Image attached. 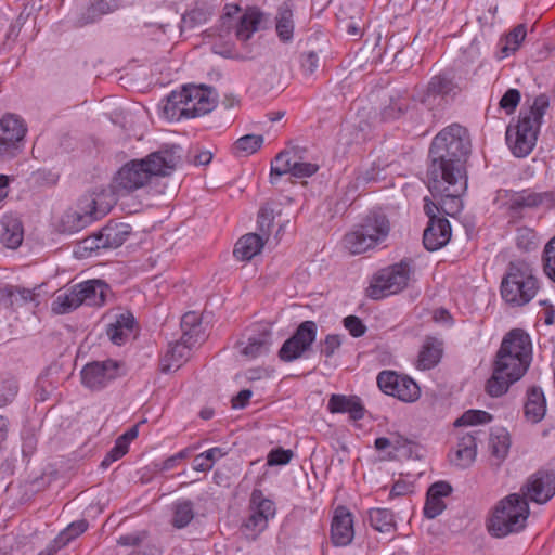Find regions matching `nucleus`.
Listing matches in <instances>:
<instances>
[{"label":"nucleus","instance_id":"obj_11","mask_svg":"<svg viewBox=\"0 0 555 555\" xmlns=\"http://www.w3.org/2000/svg\"><path fill=\"white\" fill-rule=\"evenodd\" d=\"M124 362L115 360L94 361L81 370V383L92 391L102 390L115 379L126 375Z\"/></svg>","mask_w":555,"mask_h":555},{"label":"nucleus","instance_id":"obj_50","mask_svg":"<svg viewBox=\"0 0 555 555\" xmlns=\"http://www.w3.org/2000/svg\"><path fill=\"white\" fill-rule=\"evenodd\" d=\"M543 262L545 274L555 282V236L544 247Z\"/></svg>","mask_w":555,"mask_h":555},{"label":"nucleus","instance_id":"obj_53","mask_svg":"<svg viewBox=\"0 0 555 555\" xmlns=\"http://www.w3.org/2000/svg\"><path fill=\"white\" fill-rule=\"evenodd\" d=\"M391 450L388 451V459H396L398 456L406 455L411 449L410 442L399 435H391Z\"/></svg>","mask_w":555,"mask_h":555},{"label":"nucleus","instance_id":"obj_47","mask_svg":"<svg viewBox=\"0 0 555 555\" xmlns=\"http://www.w3.org/2000/svg\"><path fill=\"white\" fill-rule=\"evenodd\" d=\"M449 91V81L442 76H435L430 79L426 94L422 98V102L430 104V99L442 95Z\"/></svg>","mask_w":555,"mask_h":555},{"label":"nucleus","instance_id":"obj_6","mask_svg":"<svg viewBox=\"0 0 555 555\" xmlns=\"http://www.w3.org/2000/svg\"><path fill=\"white\" fill-rule=\"evenodd\" d=\"M390 232L389 220L380 214H370L344 237V247L360 255L383 244Z\"/></svg>","mask_w":555,"mask_h":555},{"label":"nucleus","instance_id":"obj_61","mask_svg":"<svg viewBox=\"0 0 555 555\" xmlns=\"http://www.w3.org/2000/svg\"><path fill=\"white\" fill-rule=\"evenodd\" d=\"M319 66V57L315 53L310 52L304 56L302 67L306 72L313 73Z\"/></svg>","mask_w":555,"mask_h":555},{"label":"nucleus","instance_id":"obj_14","mask_svg":"<svg viewBox=\"0 0 555 555\" xmlns=\"http://www.w3.org/2000/svg\"><path fill=\"white\" fill-rule=\"evenodd\" d=\"M317 337V325L312 321L302 322L295 334L280 348V360L287 362L301 358Z\"/></svg>","mask_w":555,"mask_h":555},{"label":"nucleus","instance_id":"obj_26","mask_svg":"<svg viewBox=\"0 0 555 555\" xmlns=\"http://www.w3.org/2000/svg\"><path fill=\"white\" fill-rule=\"evenodd\" d=\"M327 410L331 413H347L354 421L361 420L364 415L361 400L356 396L332 395Z\"/></svg>","mask_w":555,"mask_h":555},{"label":"nucleus","instance_id":"obj_64","mask_svg":"<svg viewBox=\"0 0 555 555\" xmlns=\"http://www.w3.org/2000/svg\"><path fill=\"white\" fill-rule=\"evenodd\" d=\"M256 513H261L263 516H267V520L269 519V517H273L274 516V507H273V503L269 500H263L261 501L257 508L255 509Z\"/></svg>","mask_w":555,"mask_h":555},{"label":"nucleus","instance_id":"obj_37","mask_svg":"<svg viewBox=\"0 0 555 555\" xmlns=\"http://www.w3.org/2000/svg\"><path fill=\"white\" fill-rule=\"evenodd\" d=\"M263 142L264 139L260 134H246L233 143L231 152L236 157H248L255 154L262 146Z\"/></svg>","mask_w":555,"mask_h":555},{"label":"nucleus","instance_id":"obj_56","mask_svg":"<svg viewBox=\"0 0 555 555\" xmlns=\"http://www.w3.org/2000/svg\"><path fill=\"white\" fill-rule=\"evenodd\" d=\"M344 325L348 330L351 336L361 337L364 335L366 327L362 321L354 315H349L344 319Z\"/></svg>","mask_w":555,"mask_h":555},{"label":"nucleus","instance_id":"obj_33","mask_svg":"<svg viewBox=\"0 0 555 555\" xmlns=\"http://www.w3.org/2000/svg\"><path fill=\"white\" fill-rule=\"evenodd\" d=\"M527 36L524 24L517 25L512 31L499 41V56L505 59L515 53Z\"/></svg>","mask_w":555,"mask_h":555},{"label":"nucleus","instance_id":"obj_12","mask_svg":"<svg viewBox=\"0 0 555 555\" xmlns=\"http://www.w3.org/2000/svg\"><path fill=\"white\" fill-rule=\"evenodd\" d=\"M378 388L387 396L412 403L421 397V388L410 376L395 371H382L376 378Z\"/></svg>","mask_w":555,"mask_h":555},{"label":"nucleus","instance_id":"obj_9","mask_svg":"<svg viewBox=\"0 0 555 555\" xmlns=\"http://www.w3.org/2000/svg\"><path fill=\"white\" fill-rule=\"evenodd\" d=\"M220 18L221 35L228 34L232 28L241 42H247L254 33L258 31L266 22L264 15L255 8L247 9L238 16L241 11L237 4H227Z\"/></svg>","mask_w":555,"mask_h":555},{"label":"nucleus","instance_id":"obj_51","mask_svg":"<svg viewBox=\"0 0 555 555\" xmlns=\"http://www.w3.org/2000/svg\"><path fill=\"white\" fill-rule=\"evenodd\" d=\"M267 516H263L261 513H256L255 511H253V513L244 524V529L246 531H250V533H246V535L255 538L257 533L261 532L267 527Z\"/></svg>","mask_w":555,"mask_h":555},{"label":"nucleus","instance_id":"obj_48","mask_svg":"<svg viewBox=\"0 0 555 555\" xmlns=\"http://www.w3.org/2000/svg\"><path fill=\"white\" fill-rule=\"evenodd\" d=\"M408 115H411L408 109V101L405 99H399L391 102L389 106L385 107L382 113V118L385 121H392Z\"/></svg>","mask_w":555,"mask_h":555},{"label":"nucleus","instance_id":"obj_52","mask_svg":"<svg viewBox=\"0 0 555 555\" xmlns=\"http://www.w3.org/2000/svg\"><path fill=\"white\" fill-rule=\"evenodd\" d=\"M520 98V92L517 89H508L500 100V107L511 115L516 111Z\"/></svg>","mask_w":555,"mask_h":555},{"label":"nucleus","instance_id":"obj_1","mask_svg":"<svg viewBox=\"0 0 555 555\" xmlns=\"http://www.w3.org/2000/svg\"><path fill=\"white\" fill-rule=\"evenodd\" d=\"M468 152L466 129L459 125L442 129L434 138L430 146L428 190L433 197H441V207L451 217L463 209L461 197L467 190L465 158Z\"/></svg>","mask_w":555,"mask_h":555},{"label":"nucleus","instance_id":"obj_54","mask_svg":"<svg viewBox=\"0 0 555 555\" xmlns=\"http://www.w3.org/2000/svg\"><path fill=\"white\" fill-rule=\"evenodd\" d=\"M17 392V384L14 379H7L0 385V406L10 403Z\"/></svg>","mask_w":555,"mask_h":555},{"label":"nucleus","instance_id":"obj_39","mask_svg":"<svg viewBox=\"0 0 555 555\" xmlns=\"http://www.w3.org/2000/svg\"><path fill=\"white\" fill-rule=\"evenodd\" d=\"M185 108L181 90L172 91L163 102V116L168 120H180L182 117L186 118Z\"/></svg>","mask_w":555,"mask_h":555},{"label":"nucleus","instance_id":"obj_27","mask_svg":"<svg viewBox=\"0 0 555 555\" xmlns=\"http://www.w3.org/2000/svg\"><path fill=\"white\" fill-rule=\"evenodd\" d=\"M192 346L182 339L170 344L160 361L162 372L169 373L178 370L189 359Z\"/></svg>","mask_w":555,"mask_h":555},{"label":"nucleus","instance_id":"obj_4","mask_svg":"<svg viewBox=\"0 0 555 555\" xmlns=\"http://www.w3.org/2000/svg\"><path fill=\"white\" fill-rule=\"evenodd\" d=\"M539 288L532 267L522 260L511 262L501 283V295L507 304L520 307L533 299Z\"/></svg>","mask_w":555,"mask_h":555},{"label":"nucleus","instance_id":"obj_49","mask_svg":"<svg viewBox=\"0 0 555 555\" xmlns=\"http://www.w3.org/2000/svg\"><path fill=\"white\" fill-rule=\"evenodd\" d=\"M318 170V165L312 163H306V162H299L294 163L293 165L287 166L285 170H282L280 168V176H282L284 172L289 171L292 176L296 178H308L314 175Z\"/></svg>","mask_w":555,"mask_h":555},{"label":"nucleus","instance_id":"obj_45","mask_svg":"<svg viewBox=\"0 0 555 555\" xmlns=\"http://www.w3.org/2000/svg\"><path fill=\"white\" fill-rule=\"evenodd\" d=\"M492 421L491 414L482 410H468L455 420L454 426H477L488 424Z\"/></svg>","mask_w":555,"mask_h":555},{"label":"nucleus","instance_id":"obj_36","mask_svg":"<svg viewBox=\"0 0 555 555\" xmlns=\"http://www.w3.org/2000/svg\"><path fill=\"white\" fill-rule=\"evenodd\" d=\"M1 241L9 248H17L23 241L22 223L12 217H5L2 221Z\"/></svg>","mask_w":555,"mask_h":555},{"label":"nucleus","instance_id":"obj_63","mask_svg":"<svg viewBox=\"0 0 555 555\" xmlns=\"http://www.w3.org/2000/svg\"><path fill=\"white\" fill-rule=\"evenodd\" d=\"M433 319L436 323L441 325H450L452 323V317L446 309L435 310Z\"/></svg>","mask_w":555,"mask_h":555},{"label":"nucleus","instance_id":"obj_34","mask_svg":"<svg viewBox=\"0 0 555 555\" xmlns=\"http://www.w3.org/2000/svg\"><path fill=\"white\" fill-rule=\"evenodd\" d=\"M81 306L76 286L60 292L52 302V311L56 314L69 313Z\"/></svg>","mask_w":555,"mask_h":555},{"label":"nucleus","instance_id":"obj_44","mask_svg":"<svg viewBox=\"0 0 555 555\" xmlns=\"http://www.w3.org/2000/svg\"><path fill=\"white\" fill-rule=\"evenodd\" d=\"M274 220H275V214H274V207L273 205H266L260 208L258 214V231L257 233L259 236H263L266 241H268L269 236L271 235V232L274 228Z\"/></svg>","mask_w":555,"mask_h":555},{"label":"nucleus","instance_id":"obj_41","mask_svg":"<svg viewBox=\"0 0 555 555\" xmlns=\"http://www.w3.org/2000/svg\"><path fill=\"white\" fill-rule=\"evenodd\" d=\"M194 518L193 503L191 501H179L173 505V527L181 529L186 527Z\"/></svg>","mask_w":555,"mask_h":555},{"label":"nucleus","instance_id":"obj_16","mask_svg":"<svg viewBox=\"0 0 555 555\" xmlns=\"http://www.w3.org/2000/svg\"><path fill=\"white\" fill-rule=\"evenodd\" d=\"M151 180L144 162L141 158L126 163L116 173L114 182L117 189L130 193L144 188Z\"/></svg>","mask_w":555,"mask_h":555},{"label":"nucleus","instance_id":"obj_5","mask_svg":"<svg viewBox=\"0 0 555 555\" xmlns=\"http://www.w3.org/2000/svg\"><path fill=\"white\" fill-rule=\"evenodd\" d=\"M529 516L526 499L513 493L502 499L494 507L488 529L496 538L506 537L525 528Z\"/></svg>","mask_w":555,"mask_h":555},{"label":"nucleus","instance_id":"obj_38","mask_svg":"<svg viewBox=\"0 0 555 555\" xmlns=\"http://www.w3.org/2000/svg\"><path fill=\"white\" fill-rule=\"evenodd\" d=\"M551 194L537 193L530 190H524L512 196V206L515 208L538 207L547 205L551 202Z\"/></svg>","mask_w":555,"mask_h":555},{"label":"nucleus","instance_id":"obj_35","mask_svg":"<svg viewBox=\"0 0 555 555\" xmlns=\"http://www.w3.org/2000/svg\"><path fill=\"white\" fill-rule=\"evenodd\" d=\"M370 525L382 533H390L396 530V521L390 509L375 507L369 511Z\"/></svg>","mask_w":555,"mask_h":555},{"label":"nucleus","instance_id":"obj_62","mask_svg":"<svg viewBox=\"0 0 555 555\" xmlns=\"http://www.w3.org/2000/svg\"><path fill=\"white\" fill-rule=\"evenodd\" d=\"M212 468L204 453L198 454L193 461V469L196 472H208Z\"/></svg>","mask_w":555,"mask_h":555},{"label":"nucleus","instance_id":"obj_28","mask_svg":"<svg viewBox=\"0 0 555 555\" xmlns=\"http://www.w3.org/2000/svg\"><path fill=\"white\" fill-rule=\"evenodd\" d=\"M266 243L263 236H259L257 233H247L236 242L233 255L237 260L249 261L262 250Z\"/></svg>","mask_w":555,"mask_h":555},{"label":"nucleus","instance_id":"obj_59","mask_svg":"<svg viewBox=\"0 0 555 555\" xmlns=\"http://www.w3.org/2000/svg\"><path fill=\"white\" fill-rule=\"evenodd\" d=\"M414 491V485L410 481L400 479L396 481L390 490V496H401Z\"/></svg>","mask_w":555,"mask_h":555},{"label":"nucleus","instance_id":"obj_19","mask_svg":"<svg viewBox=\"0 0 555 555\" xmlns=\"http://www.w3.org/2000/svg\"><path fill=\"white\" fill-rule=\"evenodd\" d=\"M525 495L532 502L544 504L555 494V475L551 473H537L524 488Z\"/></svg>","mask_w":555,"mask_h":555},{"label":"nucleus","instance_id":"obj_25","mask_svg":"<svg viewBox=\"0 0 555 555\" xmlns=\"http://www.w3.org/2000/svg\"><path fill=\"white\" fill-rule=\"evenodd\" d=\"M130 235V225L125 223L108 224L96 235V248H117Z\"/></svg>","mask_w":555,"mask_h":555},{"label":"nucleus","instance_id":"obj_15","mask_svg":"<svg viewBox=\"0 0 555 555\" xmlns=\"http://www.w3.org/2000/svg\"><path fill=\"white\" fill-rule=\"evenodd\" d=\"M181 94L186 106V118L205 115L216 105L214 91L205 86H184Z\"/></svg>","mask_w":555,"mask_h":555},{"label":"nucleus","instance_id":"obj_46","mask_svg":"<svg viewBox=\"0 0 555 555\" xmlns=\"http://www.w3.org/2000/svg\"><path fill=\"white\" fill-rule=\"evenodd\" d=\"M115 8L116 5L112 0H99L87 9V13L86 16L82 17L81 25L94 22L100 16L113 12Z\"/></svg>","mask_w":555,"mask_h":555},{"label":"nucleus","instance_id":"obj_60","mask_svg":"<svg viewBox=\"0 0 555 555\" xmlns=\"http://www.w3.org/2000/svg\"><path fill=\"white\" fill-rule=\"evenodd\" d=\"M251 398V391L249 389L241 390L235 397L232 398L233 409H243L247 405Z\"/></svg>","mask_w":555,"mask_h":555},{"label":"nucleus","instance_id":"obj_22","mask_svg":"<svg viewBox=\"0 0 555 555\" xmlns=\"http://www.w3.org/2000/svg\"><path fill=\"white\" fill-rule=\"evenodd\" d=\"M452 492V487L446 481H438L430 486L424 505V515L433 519L439 516L446 508L444 499Z\"/></svg>","mask_w":555,"mask_h":555},{"label":"nucleus","instance_id":"obj_21","mask_svg":"<svg viewBox=\"0 0 555 555\" xmlns=\"http://www.w3.org/2000/svg\"><path fill=\"white\" fill-rule=\"evenodd\" d=\"M476 455V436L473 431H469L459 436L456 446L449 456L454 465L466 468L474 463Z\"/></svg>","mask_w":555,"mask_h":555},{"label":"nucleus","instance_id":"obj_24","mask_svg":"<svg viewBox=\"0 0 555 555\" xmlns=\"http://www.w3.org/2000/svg\"><path fill=\"white\" fill-rule=\"evenodd\" d=\"M135 320L132 313L122 312L115 315L114 320L107 325L106 334L115 345H122L132 335Z\"/></svg>","mask_w":555,"mask_h":555},{"label":"nucleus","instance_id":"obj_32","mask_svg":"<svg viewBox=\"0 0 555 555\" xmlns=\"http://www.w3.org/2000/svg\"><path fill=\"white\" fill-rule=\"evenodd\" d=\"M182 336L181 339L195 345L204 339V330L201 317L195 311L186 312L181 319Z\"/></svg>","mask_w":555,"mask_h":555},{"label":"nucleus","instance_id":"obj_3","mask_svg":"<svg viewBox=\"0 0 555 555\" xmlns=\"http://www.w3.org/2000/svg\"><path fill=\"white\" fill-rule=\"evenodd\" d=\"M550 106L548 96L540 94L532 104L522 107L515 124L506 129V144L514 156L526 157L534 149L543 116Z\"/></svg>","mask_w":555,"mask_h":555},{"label":"nucleus","instance_id":"obj_20","mask_svg":"<svg viewBox=\"0 0 555 555\" xmlns=\"http://www.w3.org/2000/svg\"><path fill=\"white\" fill-rule=\"evenodd\" d=\"M331 537L333 543L337 546H346L353 540V517L345 506H338L334 511Z\"/></svg>","mask_w":555,"mask_h":555},{"label":"nucleus","instance_id":"obj_7","mask_svg":"<svg viewBox=\"0 0 555 555\" xmlns=\"http://www.w3.org/2000/svg\"><path fill=\"white\" fill-rule=\"evenodd\" d=\"M414 275V270L409 260L387 266L376 271L365 289L369 298L379 300L405 289Z\"/></svg>","mask_w":555,"mask_h":555},{"label":"nucleus","instance_id":"obj_13","mask_svg":"<svg viewBox=\"0 0 555 555\" xmlns=\"http://www.w3.org/2000/svg\"><path fill=\"white\" fill-rule=\"evenodd\" d=\"M438 199L439 207L427 197L424 199V210L429 218V222L427 228L424 231L423 242L424 246L428 250H438L443 247L451 237V225L450 222L446 218H440L436 216V211L440 209L448 215L441 207V197H436Z\"/></svg>","mask_w":555,"mask_h":555},{"label":"nucleus","instance_id":"obj_30","mask_svg":"<svg viewBox=\"0 0 555 555\" xmlns=\"http://www.w3.org/2000/svg\"><path fill=\"white\" fill-rule=\"evenodd\" d=\"M546 413V400L540 388H531L528 391L525 402V417L528 422L535 424L541 422Z\"/></svg>","mask_w":555,"mask_h":555},{"label":"nucleus","instance_id":"obj_2","mask_svg":"<svg viewBox=\"0 0 555 555\" xmlns=\"http://www.w3.org/2000/svg\"><path fill=\"white\" fill-rule=\"evenodd\" d=\"M531 344L529 336L520 331H511L502 341L494 371L487 383L491 397L504 395L509 386L520 379L530 363Z\"/></svg>","mask_w":555,"mask_h":555},{"label":"nucleus","instance_id":"obj_23","mask_svg":"<svg viewBox=\"0 0 555 555\" xmlns=\"http://www.w3.org/2000/svg\"><path fill=\"white\" fill-rule=\"evenodd\" d=\"M81 305L99 307L105 302L108 285L101 280H88L75 285Z\"/></svg>","mask_w":555,"mask_h":555},{"label":"nucleus","instance_id":"obj_58","mask_svg":"<svg viewBox=\"0 0 555 555\" xmlns=\"http://www.w3.org/2000/svg\"><path fill=\"white\" fill-rule=\"evenodd\" d=\"M517 245L525 249L535 246V234L532 230L524 228L517 232Z\"/></svg>","mask_w":555,"mask_h":555},{"label":"nucleus","instance_id":"obj_17","mask_svg":"<svg viewBox=\"0 0 555 555\" xmlns=\"http://www.w3.org/2000/svg\"><path fill=\"white\" fill-rule=\"evenodd\" d=\"M142 159L152 179L170 176L180 163V155L178 147L172 146L153 152Z\"/></svg>","mask_w":555,"mask_h":555},{"label":"nucleus","instance_id":"obj_57","mask_svg":"<svg viewBox=\"0 0 555 555\" xmlns=\"http://www.w3.org/2000/svg\"><path fill=\"white\" fill-rule=\"evenodd\" d=\"M145 531H134L120 535L117 540V543L121 546H138L145 540Z\"/></svg>","mask_w":555,"mask_h":555},{"label":"nucleus","instance_id":"obj_8","mask_svg":"<svg viewBox=\"0 0 555 555\" xmlns=\"http://www.w3.org/2000/svg\"><path fill=\"white\" fill-rule=\"evenodd\" d=\"M113 195L102 189L83 195L74 210H68L62 218L64 229L68 232H78L92 221L105 216L112 208Z\"/></svg>","mask_w":555,"mask_h":555},{"label":"nucleus","instance_id":"obj_55","mask_svg":"<svg viewBox=\"0 0 555 555\" xmlns=\"http://www.w3.org/2000/svg\"><path fill=\"white\" fill-rule=\"evenodd\" d=\"M341 346V337L337 334H330L321 345V353L325 357H332Z\"/></svg>","mask_w":555,"mask_h":555},{"label":"nucleus","instance_id":"obj_18","mask_svg":"<svg viewBox=\"0 0 555 555\" xmlns=\"http://www.w3.org/2000/svg\"><path fill=\"white\" fill-rule=\"evenodd\" d=\"M272 345V332L267 324L259 325L257 333L249 334L236 344L238 353L247 360L256 359L268 352Z\"/></svg>","mask_w":555,"mask_h":555},{"label":"nucleus","instance_id":"obj_40","mask_svg":"<svg viewBox=\"0 0 555 555\" xmlns=\"http://www.w3.org/2000/svg\"><path fill=\"white\" fill-rule=\"evenodd\" d=\"M511 448L509 433L502 427L493 428L490 435V449L492 455L499 460H504Z\"/></svg>","mask_w":555,"mask_h":555},{"label":"nucleus","instance_id":"obj_29","mask_svg":"<svg viewBox=\"0 0 555 555\" xmlns=\"http://www.w3.org/2000/svg\"><path fill=\"white\" fill-rule=\"evenodd\" d=\"M37 299L35 289L8 285L0 289V301L14 310Z\"/></svg>","mask_w":555,"mask_h":555},{"label":"nucleus","instance_id":"obj_31","mask_svg":"<svg viewBox=\"0 0 555 555\" xmlns=\"http://www.w3.org/2000/svg\"><path fill=\"white\" fill-rule=\"evenodd\" d=\"M442 354L441 343L435 338H427L417 356L416 369L425 371L436 366Z\"/></svg>","mask_w":555,"mask_h":555},{"label":"nucleus","instance_id":"obj_10","mask_svg":"<svg viewBox=\"0 0 555 555\" xmlns=\"http://www.w3.org/2000/svg\"><path fill=\"white\" fill-rule=\"evenodd\" d=\"M27 125L15 114H4L0 118V160L16 157L24 147Z\"/></svg>","mask_w":555,"mask_h":555},{"label":"nucleus","instance_id":"obj_42","mask_svg":"<svg viewBox=\"0 0 555 555\" xmlns=\"http://www.w3.org/2000/svg\"><path fill=\"white\" fill-rule=\"evenodd\" d=\"M293 4L284 2L280 8V41H288L293 38L294 22H293Z\"/></svg>","mask_w":555,"mask_h":555},{"label":"nucleus","instance_id":"obj_43","mask_svg":"<svg viewBox=\"0 0 555 555\" xmlns=\"http://www.w3.org/2000/svg\"><path fill=\"white\" fill-rule=\"evenodd\" d=\"M88 528L86 520L74 521L68 525L55 539L56 548L66 546L72 540L83 533Z\"/></svg>","mask_w":555,"mask_h":555}]
</instances>
